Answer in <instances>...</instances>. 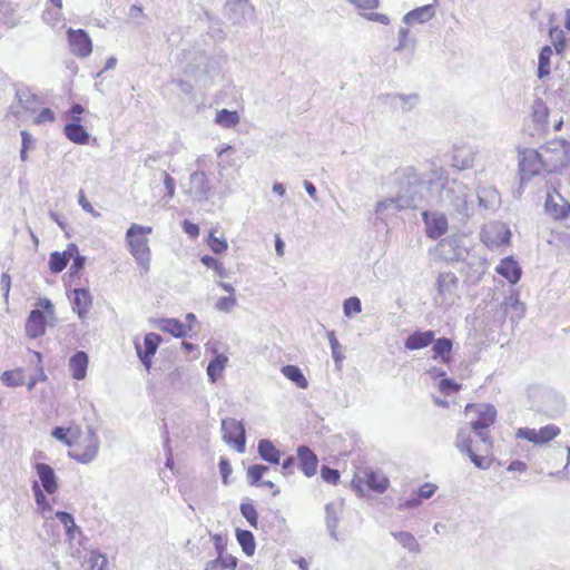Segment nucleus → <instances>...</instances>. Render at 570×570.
<instances>
[{
	"mask_svg": "<svg viewBox=\"0 0 570 570\" xmlns=\"http://www.w3.org/2000/svg\"><path fill=\"white\" fill-rule=\"evenodd\" d=\"M51 435L56 440L72 448L75 440H77L80 436V429L78 426H70V428L56 426L51 431Z\"/></svg>",
	"mask_w": 570,
	"mask_h": 570,
	"instance_id": "nucleus-34",
	"label": "nucleus"
},
{
	"mask_svg": "<svg viewBox=\"0 0 570 570\" xmlns=\"http://www.w3.org/2000/svg\"><path fill=\"white\" fill-rule=\"evenodd\" d=\"M236 539L246 556L250 557L254 554L256 542L254 534L250 531L237 529Z\"/></svg>",
	"mask_w": 570,
	"mask_h": 570,
	"instance_id": "nucleus-42",
	"label": "nucleus"
},
{
	"mask_svg": "<svg viewBox=\"0 0 570 570\" xmlns=\"http://www.w3.org/2000/svg\"><path fill=\"white\" fill-rule=\"evenodd\" d=\"M434 181V176L425 179L423 174L413 166L397 167L386 183L393 196L379 202L376 213L383 214L389 209L417 208L424 199L425 185L431 187Z\"/></svg>",
	"mask_w": 570,
	"mask_h": 570,
	"instance_id": "nucleus-1",
	"label": "nucleus"
},
{
	"mask_svg": "<svg viewBox=\"0 0 570 570\" xmlns=\"http://www.w3.org/2000/svg\"><path fill=\"white\" fill-rule=\"evenodd\" d=\"M475 160V151L470 147L455 148L452 156V166L459 170L472 168Z\"/></svg>",
	"mask_w": 570,
	"mask_h": 570,
	"instance_id": "nucleus-23",
	"label": "nucleus"
},
{
	"mask_svg": "<svg viewBox=\"0 0 570 570\" xmlns=\"http://www.w3.org/2000/svg\"><path fill=\"white\" fill-rule=\"evenodd\" d=\"M215 546L218 551L217 559L207 563L205 570H235L237 566V559L233 556H224L223 550L219 546L220 537L215 535Z\"/></svg>",
	"mask_w": 570,
	"mask_h": 570,
	"instance_id": "nucleus-20",
	"label": "nucleus"
},
{
	"mask_svg": "<svg viewBox=\"0 0 570 570\" xmlns=\"http://www.w3.org/2000/svg\"><path fill=\"white\" fill-rule=\"evenodd\" d=\"M560 433V428L554 424H548L546 426H542L538 430V443L544 444L557 438Z\"/></svg>",
	"mask_w": 570,
	"mask_h": 570,
	"instance_id": "nucleus-49",
	"label": "nucleus"
},
{
	"mask_svg": "<svg viewBox=\"0 0 570 570\" xmlns=\"http://www.w3.org/2000/svg\"><path fill=\"white\" fill-rule=\"evenodd\" d=\"M56 518L60 521V523L65 527L67 534L70 538H73V532L79 531L73 517L66 511H57Z\"/></svg>",
	"mask_w": 570,
	"mask_h": 570,
	"instance_id": "nucleus-50",
	"label": "nucleus"
},
{
	"mask_svg": "<svg viewBox=\"0 0 570 570\" xmlns=\"http://www.w3.org/2000/svg\"><path fill=\"white\" fill-rule=\"evenodd\" d=\"M533 159L539 160L549 173L566 167L570 161V142L564 139H554L533 153Z\"/></svg>",
	"mask_w": 570,
	"mask_h": 570,
	"instance_id": "nucleus-4",
	"label": "nucleus"
},
{
	"mask_svg": "<svg viewBox=\"0 0 570 570\" xmlns=\"http://www.w3.org/2000/svg\"><path fill=\"white\" fill-rule=\"evenodd\" d=\"M439 387H440L441 392H443L445 394H450V393L459 391L460 386L458 383H455L451 379H443L440 381Z\"/></svg>",
	"mask_w": 570,
	"mask_h": 570,
	"instance_id": "nucleus-64",
	"label": "nucleus"
},
{
	"mask_svg": "<svg viewBox=\"0 0 570 570\" xmlns=\"http://www.w3.org/2000/svg\"><path fill=\"white\" fill-rule=\"evenodd\" d=\"M225 17L233 24H242L246 18L253 16L255 9L249 0H226Z\"/></svg>",
	"mask_w": 570,
	"mask_h": 570,
	"instance_id": "nucleus-11",
	"label": "nucleus"
},
{
	"mask_svg": "<svg viewBox=\"0 0 570 570\" xmlns=\"http://www.w3.org/2000/svg\"><path fill=\"white\" fill-rule=\"evenodd\" d=\"M208 246L216 254L225 252L228 247L227 240L224 237L215 236L214 233H210L209 235Z\"/></svg>",
	"mask_w": 570,
	"mask_h": 570,
	"instance_id": "nucleus-57",
	"label": "nucleus"
},
{
	"mask_svg": "<svg viewBox=\"0 0 570 570\" xmlns=\"http://www.w3.org/2000/svg\"><path fill=\"white\" fill-rule=\"evenodd\" d=\"M100 441L92 426L87 428L86 436L73 449L69 451V456L79 463L88 464L92 462L99 451Z\"/></svg>",
	"mask_w": 570,
	"mask_h": 570,
	"instance_id": "nucleus-7",
	"label": "nucleus"
},
{
	"mask_svg": "<svg viewBox=\"0 0 570 570\" xmlns=\"http://www.w3.org/2000/svg\"><path fill=\"white\" fill-rule=\"evenodd\" d=\"M415 47L414 39L410 38V30L405 27L399 30V45L395 47V51L409 50L413 51Z\"/></svg>",
	"mask_w": 570,
	"mask_h": 570,
	"instance_id": "nucleus-51",
	"label": "nucleus"
},
{
	"mask_svg": "<svg viewBox=\"0 0 570 570\" xmlns=\"http://www.w3.org/2000/svg\"><path fill=\"white\" fill-rule=\"evenodd\" d=\"M321 475L324 481L331 484H336L340 480V472L335 469H331L328 466H322Z\"/></svg>",
	"mask_w": 570,
	"mask_h": 570,
	"instance_id": "nucleus-61",
	"label": "nucleus"
},
{
	"mask_svg": "<svg viewBox=\"0 0 570 570\" xmlns=\"http://www.w3.org/2000/svg\"><path fill=\"white\" fill-rule=\"evenodd\" d=\"M495 240L493 243L495 245H505L510 242L511 232L505 225H499L494 227Z\"/></svg>",
	"mask_w": 570,
	"mask_h": 570,
	"instance_id": "nucleus-58",
	"label": "nucleus"
},
{
	"mask_svg": "<svg viewBox=\"0 0 570 570\" xmlns=\"http://www.w3.org/2000/svg\"><path fill=\"white\" fill-rule=\"evenodd\" d=\"M268 471V466L262 464L250 465L247 470V476L252 485H258L259 481L265 472Z\"/></svg>",
	"mask_w": 570,
	"mask_h": 570,
	"instance_id": "nucleus-55",
	"label": "nucleus"
},
{
	"mask_svg": "<svg viewBox=\"0 0 570 570\" xmlns=\"http://www.w3.org/2000/svg\"><path fill=\"white\" fill-rule=\"evenodd\" d=\"M1 381L7 386H20L24 384L22 370L6 371L1 375Z\"/></svg>",
	"mask_w": 570,
	"mask_h": 570,
	"instance_id": "nucleus-48",
	"label": "nucleus"
},
{
	"mask_svg": "<svg viewBox=\"0 0 570 570\" xmlns=\"http://www.w3.org/2000/svg\"><path fill=\"white\" fill-rule=\"evenodd\" d=\"M227 362H228V358L224 354L216 355L209 362V364L207 366V375L212 383H215L217 381V379L220 376Z\"/></svg>",
	"mask_w": 570,
	"mask_h": 570,
	"instance_id": "nucleus-44",
	"label": "nucleus"
},
{
	"mask_svg": "<svg viewBox=\"0 0 570 570\" xmlns=\"http://www.w3.org/2000/svg\"><path fill=\"white\" fill-rule=\"evenodd\" d=\"M46 332V317L42 311L32 309L26 323V333L30 338H38Z\"/></svg>",
	"mask_w": 570,
	"mask_h": 570,
	"instance_id": "nucleus-19",
	"label": "nucleus"
},
{
	"mask_svg": "<svg viewBox=\"0 0 570 570\" xmlns=\"http://www.w3.org/2000/svg\"><path fill=\"white\" fill-rule=\"evenodd\" d=\"M66 137L78 145H86L89 141L88 131L80 125V122L67 124L63 128Z\"/></svg>",
	"mask_w": 570,
	"mask_h": 570,
	"instance_id": "nucleus-32",
	"label": "nucleus"
},
{
	"mask_svg": "<svg viewBox=\"0 0 570 570\" xmlns=\"http://www.w3.org/2000/svg\"><path fill=\"white\" fill-rule=\"evenodd\" d=\"M455 446L460 452L465 454L472 451L470 431L468 429L459 430L456 434Z\"/></svg>",
	"mask_w": 570,
	"mask_h": 570,
	"instance_id": "nucleus-52",
	"label": "nucleus"
},
{
	"mask_svg": "<svg viewBox=\"0 0 570 570\" xmlns=\"http://www.w3.org/2000/svg\"><path fill=\"white\" fill-rule=\"evenodd\" d=\"M160 341V335L151 332L145 335L142 345L135 342L137 355L147 371L151 367V358L155 355Z\"/></svg>",
	"mask_w": 570,
	"mask_h": 570,
	"instance_id": "nucleus-12",
	"label": "nucleus"
},
{
	"mask_svg": "<svg viewBox=\"0 0 570 570\" xmlns=\"http://www.w3.org/2000/svg\"><path fill=\"white\" fill-rule=\"evenodd\" d=\"M466 455L470 458V460L474 463L476 468L483 470L490 468V460L487 456L478 455L476 453H474L473 450L469 452Z\"/></svg>",
	"mask_w": 570,
	"mask_h": 570,
	"instance_id": "nucleus-62",
	"label": "nucleus"
},
{
	"mask_svg": "<svg viewBox=\"0 0 570 570\" xmlns=\"http://www.w3.org/2000/svg\"><path fill=\"white\" fill-rule=\"evenodd\" d=\"M391 534L409 552L414 554H419L421 552V546L411 532L395 531L391 532Z\"/></svg>",
	"mask_w": 570,
	"mask_h": 570,
	"instance_id": "nucleus-35",
	"label": "nucleus"
},
{
	"mask_svg": "<svg viewBox=\"0 0 570 570\" xmlns=\"http://www.w3.org/2000/svg\"><path fill=\"white\" fill-rule=\"evenodd\" d=\"M497 273L507 278L511 284H515L519 282L521 277V268L518 263L507 257L500 262V264L495 268Z\"/></svg>",
	"mask_w": 570,
	"mask_h": 570,
	"instance_id": "nucleus-26",
	"label": "nucleus"
},
{
	"mask_svg": "<svg viewBox=\"0 0 570 570\" xmlns=\"http://www.w3.org/2000/svg\"><path fill=\"white\" fill-rule=\"evenodd\" d=\"M239 120L238 112L228 109L218 110L215 117V122L223 128H233L239 124Z\"/></svg>",
	"mask_w": 570,
	"mask_h": 570,
	"instance_id": "nucleus-43",
	"label": "nucleus"
},
{
	"mask_svg": "<svg viewBox=\"0 0 570 570\" xmlns=\"http://www.w3.org/2000/svg\"><path fill=\"white\" fill-rule=\"evenodd\" d=\"M551 42L558 55H562L566 49V35L559 27H551L549 30Z\"/></svg>",
	"mask_w": 570,
	"mask_h": 570,
	"instance_id": "nucleus-47",
	"label": "nucleus"
},
{
	"mask_svg": "<svg viewBox=\"0 0 570 570\" xmlns=\"http://www.w3.org/2000/svg\"><path fill=\"white\" fill-rule=\"evenodd\" d=\"M435 333L434 331H415L411 335H409L404 342V346L407 350H421L434 342Z\"/></svg>",
	"mask_w": 570,
	"mask_h": 570,
	"instance_id": "nucleus-22",
	"label": "nucleus"
},
{
	"mask_svg": "<svg viewBox=\"0 0 570 570\" xmlns=\"http://www.w3.org/2000/svg\"><path fill=\"white\" fill-rule=\"evenodd\" d=\"M434 14L433 6L426 4L407 12L403 18V22L407 24L414 22L423 23L432 19Z\"/></svg>",
	"mask_w": 570,
	"mask_h": 570,
	"instance_id": "nucleus-31",
	"label": "nucleus"
},
{
	"mask_svg": "<svg viewBox=\"0 0 570 570\" xmlns=\"http://www.w3.org/2000/svg\"><path fill=\"white\" fill-rule=\"evenodd\" d=\"M476 197L479 207L484 210L495 212L501 206V196L493 186H479L476 189Z\"/></svg>",
	"mask_w": 570,
	"mask_h": 570,
	"instance_id": "nucleus-17",
	"label": "nucleus"
},
{
	"mask_svg": "<svg viewBox=\"0 0 570 570\" xmlns=\"http://www.w3.org/2000/svg\"><path fill=\"white\" fill-rule=\"evenodd\" d=\"M544 210L552 219H566L570 214V204L553 188L547 191Z\"/></svg>",
	"mask_w": 570,
	"mask_h": 570,
	"instance_id": "nucleus-10",
	"label": "nucleus"
},
{
	"mask_svg": "<svg viewBox=\"0 0 570 570\" xmlns=\"http://www.w3.org/2000/svg\"><path fill=\"white\" fill-rule=\"evenodd\" d=\"M16 100L20 108L31 112L36 111L37 107L41 104L40 98L27 87L17 88Z\"/></svg>",
	"mask_w": 570,
	"mask_h": 570,
	"instance_id": "nucleus-28",
	"label": "nucleus"
},
{
	"mask_svg": "<svg viewBox=\"0 0 570 570\" xmlns=\"http://www.w3.org/2000/svg\"><path fill=\"white\" fill-rule=\"evenodd\" d=\"M384 104H390L394 107L400 105L403 111L412 110L419 102V96L416 94L403 95V94H386L381 97Z\"/></svg>",
	"mask_w": 570,
	"mask_h": 570,
	"instance_id": "nucleus-21",
	"label": "nucleus"
},
{
	"mask_svg": "<svg viewBox=\"0 0 570 570\" xmlns=\"http://www.w3.org/2000/svg\"><path fill=\"white\" fill-rule=\"evenodd\" d=\"M362 311L361 299L356 296L350 297L344 301L343 312L346 317H352L354 314H358Z\"/></svg>",
	"mask_w": 570,
	"mask_h": 570,
	"instance_id": "nucleus-54",
	"label": "nucleus"
},
{
	"mask_svg": "<svg viewBox=\"0 0 570 570\" xmlns=\"http://www.w3.org/2000/svg\"><path fill=\"white\" fill-rule=\"evenodd\" d=\"M436 287L441 304L452 305L458 296V277L451 272L441 273L436 279Z\"/></svg>",
	"mask_w": 570,
	"mask_h": 570,
	"instance_id": "nucleus-9",
	"label": "nucleus"
},
{
	"mask_svg": "<svg viewBox=\"0 0 570 570\" xmlns=\"http://www.w3.org/2000/svg\"><path fill=\"white\" fill-rule=\"evenodd\" d=\"M67 35H68V41H69V46H70V49L72 51V53L79 56V57H88L91 51H92V43H91V40L88 36V33L82 30V29H78V30H73V29H69L67 31Z\"/></svg>",
	"mask_w": 570,
	"mask_h": 570,
	"instance_id": "nucleus-14",
	"label": "nucleus"
},
{
	"mask_svg": "<svg viewBox=\"0 0 570 570\" xmlns=\"http://www.w3.org/2000/svg\"><path fill=\"white\" fill-rule=\"evenodd\" d=\"M78 248L75 244H70L66 252H53L50 254L49 258V268L52 273H60L62 272L68 262L69 258L72 256L73 253H77Z\"/></svg>",
	"mask_w": 570,
	"mask_h": 570,
	"instance_id": "nucleus-25",
	"label": "nucleus"
},
{
	"mask_svg": "<svg viewBox=\"0 0 570 570\" xmlns=\"http://www.w3.org/2000/svg\"><path fill=\"white\" fill-rule=\"evenodd\" d=\"M519 167L521 174V183H525L539 173L542 165L539 160H534L533 154H531L529 157H524L520 161Z\"/></svg>",
	"mask_w": 570,
	"mask_h": 570,
	"instance_id": "nucleus-36",
	"label": "nucleus"
},
{
	"mask_svg": "<svg viewBox=\"0 0 570 570\" xmlns=\"http://www.w3.org/2000/svg\"><path fill=\"white\" fill-rule=\"evenodd\" d=\"M88 362V355L82 351L77 352L70 357L69 367L73 379L80 381L86 377Z\"/></svg>",
	"mask_w": 570,
	"mask_h": 570,
	"instance_id": "nucleus-30",
	"label": "nucleus"
},
{
	"mask_svg": "<svg viewBox=\"0 0 570 570\" xmlns=\"http://www.w3.org/2000/svg\"><path fill=\"white\" fill-rule=\"evenodd\" d=\"M366 484L373 491L383 493L389 487V480L380 472L370 471L366 473Z\"/></svg>",
	"mask_w": 570,
	"mask_h": 570,
	"instance_id": "nucleus-45",
	"label": "nucleus"
},
{
	"mask_svg": "<svg viewBox=\"0 0 570 570\" xmlns=\"http://www.w3.org/2000/svg\"><path fill=\"white\" fill-rule=\"evenodd\" d=\"M188 195L196 202H205L210 194V184L204 171L196 170L189 177Z\"/></svg>",
	"mask_w": 570,
	"mask_h": 570,
	"instance_id": "nucleus-13",
	"label": "nucleus"
},
{
	"mask_svg": "<svg viewBox=\"0 0 570 570\" xmlns=\"http://www.w3.org/2000/svg\"><path fill=\"white\" fill-rule=\"evenodd\" d=\"M35 124L41 125L55 121V112L50 108H43L35 118Z\"/></svg>",
	"mask_w": 570,
	"mask_h": 570,
	"instance_id": "nucleus-63",
	"label": "nucleus"
},
{
	"mask_svg": "<svg viewBox=\"0 0 570 570\" xmlns=\"http://www.w3.org/2000/svg\"><path fill=\"white\" fill-rule=\"evenodd\" d=\"M433 176L436 181H441V188L439 191V202L441 206L446 209L469 217L473 213V199L472 193L468 184L463 183L459 178L444 177V170L442 168L433 170Z\"/></svg>",
	"mask_w": 570,
	"mask_h": 570,
	"instance_id": "nucleus-2",
	"label": "nucleus"
},
{
	"mask_svg": "<svg viewBox=\"0 0 570 570\" xmlns=\"http://www.w3.org/2000/svg\"><path fill=\"white\" fill-rule=\"evenodd\" d=\"M440 252L446 261H461L468 255V249L462 245L460 237L451 236L439 244Z\"/></svg>",
	"mask_w": 570,
	"mask_h": 570,
	"instance_id": "nucleus-15",
	"label": "nucleus"
},
{
	"mask_svg": "<svg viewBox=\"0 0 570 570\" xmlns=\"http://www.w3.org/2000/svg\"><path fill=\"white\" fill-rule=\"evenodd\" d=\"M453 342L451 338L448 337H440L438 340L434 338L433 346H432V358L440 361L443 364H448L451 361V353H452Z\"/></svg>",
	"mask_w": 570,
	"mask_h": 570,
	"instance_id": "nucleus-29",
	"label": "nucleus"
},
{
	"mask_svg": "<svg viewBox=\"0 0 570 570\" xmlns=\"http://www.w3.org/2000/svg\"><path fill=\"white\" fill-rule=\"evenodd\" d=\"M465 412L476 415V417L471 421L470 428L487 446H490V438L485 430L495 422V407L490 403L468 404Z\"/></svg>",
	"mask_w": 570,
	"mask_h": 570,
	"instance_id": "nucleus-6",
	"label": "nucleus"
},
{
	"mask_svg": "<svg viewBox=\"0 0 570 570\" xmlns=\"http://www.w3.org/2000/svg\"><path fill=\"white\" fill-rule=\"evenodd\" d=\"M0 23L8 28H14L20 23L16 9L9 1L0 0Z\"/></svg>",
	"mask_w": 570,
	"mask_h": 570,
	"instance_id": "nucleus-38",
	"label": "nucleus"
},
{
	"mask_svg": "<svg viewBox=\"0 0 570 570\" xmlns=\"http://www.w3.org/2000/svg\"><path fill=\"white\" fill-rule=\"evenodd\" d=\"M552 48L550 46H544L541 48L538 57V78L542 79L550 75L551 72V57H552Z\"/></svg>",
	"mask_w": 570,
	"mask_h": 570,
	"instance_id": "nucleus-39",
	"label": "nucleus"
},
{
	"mask_svg": "<svg viewBox=\"0 0 570 570\" xmlns=\"http://www.w3.org/2000/svg\"><path fill=\"white\" fill-rule=\"evenodd\" d=\"M36 472L43 490L48 494L55 493L58 489V478L55 470L47 463H37Z\"/></svg>",
	"mask_w": 570,
	"mask_h": 570,
	"instance_id": "nucleus-18",
	"label": "nucleus"
},
{
	"mask_svg": "<svg viewBox=\"0 0 570 570\" xmlns=\"http://www.w3.org/2000/svg\"><path fill=\"white\" fill-rule=\"evenodd\" d=\"M517 438L518 439H524V440H528L529 442L533 443V444H539L538 443V431L534 430V429H529V428H520L518 431H517Z\"/></svg>",
	"mask_w": 570,
	"mask_h": 570,
	"instance_id": "nucleus-60",
	"label": "nucleus"
},
{
	"mask_svg": "<svg viewBox=\"0 0 570 570\" xmlns=\"http://www.w3.org/2000/svg\"><path fill=\"white\" fill-rule=\"evenodd\" d=\"M151 232L153 228L150 226H142L138 224H132L126 232V239L130 254L135 257L137 264L146 272L149 269L150 263L149 240L146 235Z\"/></svg>",
	"mask_w": 570,
	"mask_h": 570,
	"instance_id": "nucleus-5",
	"label": "nucleus"
},
{
	"mask_svg": "<svg viewBox=\"0 0 570 570\" xmlns=\"http://www.w3.org/2000/svg\"><path fill=\"white\" fill-rule=\"evenodd\" d=\"M258 454L259 456L272 464H279L281 452L275 448L272 441L263 439L258 442Z\"/></svg>",
	"mask_w": 570,
	"mask_h": 570,
	"instance_id": "nucleus-33",
	"label": "nucleus"
},
{
	"mask_svg": "<svg viewBox=\"0 0 570 570\" xmlns=\"http://www.w3.org/2000/svg\"><path fill=\"white\" fill-rule=\"evenodd\" d=\"M159 328L163 332L174 335L175 337H185L187 335L188 330H190V327L186 328V326L181 322L175 318L161 320Z\"/></svg>",
	"mask_w": 570,
	"mask_h": 570,
	"instance_id": "nucleus-40",
	"label": "nucleus"
},
{
	"mask_svg": "<svg viewBox=\"0 0 570 570\" xmlns=\"http://www.w3.org/2000/svg\"><path fill=\"white\" fill-rule=\"evenodd\" d=\"M326 512V528L332 539L338 540L336 528L340 522V507L334 503H327L325 505Z\"/></svg>",
	"mask_w": 570,
	"mask_h": 570,
	"instance_id": "nucleus-37",
	"label": "nucleus"
},
{
	"mask_svg": "<svg viewBox=\"0 0 570 570\" xmlns=\"http://www.w3.org/2000/svg\"><path fill=\"white\" fill-rule=\"evenodd\" d=\"M184 73L199 86L208 88L219 73V62L216 58L209 57L205 51L199 50L187 58Z\"/></svg>",
	"mask_w": 570,
	"mask_h": 570,
	"instance_id": "nucleus-3",
	"label": "nucleus"
},
{
	"mask_svg": "<svg viewBox=\"0 0 570 570\" xmlns=\"http://www.w3.org/2000/svg\"><path fill=\"white\" fill-rule=\"evenodd\" d=\"M328 341L332 350V357L337 364L344 358V356L341 353V344L338 343L333 331L328 333Z\"/></svg>",
	"mask_w": 570,
	"mask_h": 570,
	"instance_id": "nucleus-59",
	"label": "nucleus"
},
{
	"mask_svg": "<svg viewBox=\"0 0 570 570\" xmlns=\"http://www.w3.org/2000/svg\"><path fill=\"white\" fill-rule=\"evenodd\" d=\"M242 515L247 520L250 527L257 529L258 527V513L252 503H242L240 507Z\"/></svg>",
	"mask_w": 570,
	"mask_h": 570,
	"instance_id": "nucleus-53",
	"label": "nucleus"
},
{
	"mask_svg": "<svg viewBox=\"0 0 570 570\" xmlns=\"http://www.w3.org/2000/svg\"><path fill=\"white\" fill-rule=\"evenodd\" d=\"M422 217L426 227V235L438 239L448 230V219L443 214L423 212Z\"/></svg>",
	"mask_w": 570,
	"mask_h": 570,
	"instance_id": "nucleus-16",
	"label": "nucleus"
},
{
	"mask_svg": "<svg viewBox=\"0 0 570 570\" xmlns=\"http://www.w3.org/2000/svg\"><path fill=\"white\" fill-rule=\"evenodd\" d=\"M223 440L228 444H234L237 452L245 451L246 434L242 422L235 419H224L222 421Z\"/></svg>",
	"mask_w": 570,
	"mask_h": 570,
	"instance_id": "nucleus-8",
	"label": "nucleus"
},
{
	"mask_svg": "<svg viewBox=\"0 0 570 570\" xmlns=\"http://www.w3.org/2000/svg\"><path fill=\"white\" fill-rule=\"evenodd\" d=\"M297 458L304 474L306 476H313L317 469V456L307 446H299L297 449Z\"/></svg>",
	"mask_w": 570,
	"mask_h": 570,
	"instance_id": "nucleus-24",
	"label": "nucleus"
},
{
	"mask_svg": "<svg viewBox=\"0 0 570 570\" xmlns=\"http://www.w3.org/2000/svg\"><path fill=\"white\" fill-rule=\"evenodd\" d=\"M73 311L77 312L79 318L83 320L91 307L92 297L87 288H77L73 291Z\"/></svg>",
	"mask_w": 570,
	"mask_h": 570,
	"instance_id": "nucleus-27",
	"label": "nucleus"
},
{
	"mask_svg": "<svg viewBox=\"0 0 570 570\" xmlns=\"http://www.w3.org/2000/svg\"><path fill=\"white\" fill-rule=\"evenodd\" d=\"M549 109L542 99H535L532 105L533 120L539 125H546L548 121Z\"/></svg>",
	"mask_w": 570,
	"mask_h": 570,
	"instance_id": "nucleus-46",
	"label": "nucleus"
},
{
	"mask_svg": "<svg viewBox=\"0 0 570 570\" xmlns=\"http://www.w3.org/2000/svg\"><path fill=\"white\" fill-rule=\"evenodd\" d=\"M236 305L237 301L235 296L229 295L218 298V301L215 304V308L219 312L229 313Z\"/></svg>",
	"mask_w": 570,
	"mask_h": 570,
	"instance_id": "nucleus-56",
	"label": "nucleus"
},
{
	"mask_svg": "<svg viewBox=\"0 0 570 570\" xmlns=\"http://www.w3.org/2000/svg\"><path fill=\"white\" fill-rule=\"evenodd\" d=\"M284 376L295 383L299 389H307L308 381L304 376L302 370L296 365H285L282 367Z\"/></svg>",
	"mask_w": 570,
	"mask_h": 570,
	"instance_id": "nucleus-41",
	"label": "nucleus"
}]
</instances>
